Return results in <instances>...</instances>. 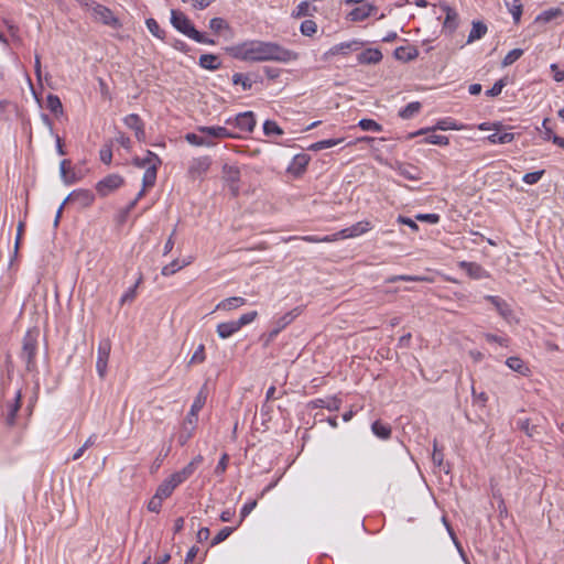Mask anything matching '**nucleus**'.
<instances>
[{"label":"nucleus","mask_w":564,"mask_h":564,"mask_svg":"<svg viewBox=\"0 0 564 564\" xmlns=\"http://www.w3.org/2000/svg\"><path fill=\"white\" fill-rule=\"evenodd\" d=\"M523 54V51L521 48H514L510 51L503 58L502 65L509 66L513 64L516 61H518Z\"/></svg>","instance_id":"54"},{"label":"nucleus","mask_w":564,"mask_h":564,"mask_svg":"<svg viewBox=\"0 0 564 564\" xmlns=\"http://www.w3.org/2000/svg\"><path fill=\"white\" fill-rule=\"evenodd\" d=\"M506 365L513 371H517L521 375H527L529 372V368L527 365L518 357H509L506 361Z\"/></svg>","instance_id":"41"},{"label":"nucleus","mask_w":564,"mask_h":564,"mask_svg":"<svg viewBox=\"0 0 564 564\" xmlns=\"http://www.w3.org/2000/svg\"><path fill=\"white\" fill-rule=\"evenodd\" d=\"M487 33V26L480 21L473 22L471 30L469 32L467 43H471L476 40L481 39Z\"/></svg>","instance_id":"36"},{"label":"nucleus","mask_w":564,"mask_h":564,"mask_svg":"<svg viewBox=\"0 0 564 564\" xmlns=\"http://www.w3.org/2000/svg\"><path fill=\"white\" fill-rule=\"evenodd\" d=\"M258 316V313L256 311L248 312L246 314H242L239 319L236 321L237 325L241 329V327L252 323Z\"/></svg>","instance_id":"59"},{"label":"nucleus","mask_w":564,"mask_h":564,"mask_svg":"<svg viewBox=\"0 0 564 564\" xmlns=\"http://www.w3.org/2000/svg\"><path fill=\"white\" fill-rule=\"evenodd\" d=\"M178 485L180 482L176 481L173 475H171L158 487L156 494L163 499H166L173 494Z\"/></svg>","instance_id":"29"},{"label":"nucleus","mask_w":564,"mask_h":564,"mask_svg":"<svg viewBox=\"0 0 564 564\" xmlns=\"http://www.w3.org/2000/svg\"><path fill=\"white\" fill-rule=\"evenodd\" d=\"M372 229V224L369 220L359 221L350 227L344 228L333 235H327L324 237L318 236H302V237H291L290 239H300L310 243L317 242H334L339 239H348L359 237Z\"/></svg>","instance_id":"2"},{"label":"nucleus","mask_w":564,"mask_h":564,"mask_svg":"<svg viewBox=\"0 0 564 564\" xmlns=\"http://www.w3.org/2000/svg\"><path fill=\"white\" fill-rule=\"evenodd\" d=\"M203 460H204L203 456L197 455L184 468H182L181 470H178L172 475L174 476L176 481H178L181 485L182 482H184L186 479H188L194 474V471L203 463Z\"/></svg>","instance_id":"16"},{"label":"nucleus","mask_w":564,"mask_h":564,"mask_svg":"<svg viewBox=\"0 0 564 564\" xmlns=\"http://www.w3.org/2000/svg\"><path fill=\"white\" fill-rule=\"evenodd\" d=\"M210 165H212V160L207 155L194 158L191 161L189 166H188V175L192 178L199 177V176L204 175L205 173H207Z\"/></svg>","instance_id":"10"},{"label":"nucleus","mask_w":564,"mask_h":564,"mask_svg":"<svg viewBox=\"0 0 564 564\" xmlns=\"http://www.w3.org/2000/svg\"><path fill=\"white\" fill-rule=\"evenodd\" d=\"M209 28L214 32L218 33L223 29H228V24H227V22L223 18H213L209 21Z\"/></svg>","instance_id":"60"},{"label":"nucleus","mask_w":564,"mask_h":564,"mask_svg":"<svg viewBox=\"0 0 564 564\" xmlns=\"http://www.w3.org/2000/svg\"><path fill=\"white\" fill-rule=\"evenodd\" d=\"M394 57L401 62H410L419 56V50L415 46H399L394 50Z\"/></svg>","instance_id":"25"},{"label":"nucleus","mask_w":564,"mask_h":564,"mask_svg":"<svg viewBox=\"0 0 564 564\" xmlns=\"http://www.w3.org/2000/svg\"><path fill=\"white\" fill-rule=\"evenodd\" d=\"M205 346L200 344L189 359L188 365L202 364L205 361Z\"/></svg>","instance_id":"56"},{"label":"nucleus","mask_w":564,"mask_h":564,"mask_svg":"<svg viewBox=\"0 0 564 564\" xmlns=\"http://www.w3.org/2000/svg\"><path fill=\"white\" fill-rule=\"evenodd\" d=\"M301 33L305 36H313L317 32V24L313 20H304L300 26Z\"/></svg>","instance_id":"49"},{"label":"nucleus","mask_w":564,"mask_h":564,"mask_svg":"<svg viewBox=\"0 0 564 564\" xmlns=\"http://www.w3.org/2000/svg\"><path fill=\"white\" fill-rule=\"evenodd\" d=\"M145 24H147L148 30L151 32V34L153 36H155L160 40H164L165 32H164V30L161 29V26L159 25L156 20H154L153 18H149V19H147Z\"/></svg>","instance_id":"46"},{"label":"nucleus","mask_w":564,"mask_h":564,"mask_svg":"<svg viewBox=\"0 0 564 564\" xmlns=\"http://www.w3.org/2000/svg\"><path fill=\"white\" fill-rule=\"evenodd\" d=\"M163 500L164 499L155 492V495L150 499L148 503V510L151 512H159L161 510Z\"/></svg>","instance_id":"61"},{"label":"nucleus","mask_w":564,"mask_h":564,"mask_svg":"<svg viewBox=\"0 0 564 564\" xmlns=\"http://www.w3.org/2000/svg\"><path fill=\"white\" fill-rule=\"evenodd\" d=\"M35 351H36V341L32 337L26 336L23 340L21 357L26 362L28 370H32L35 366V362H34Z\"/></svg>","instance_id":"12"},{"label":"nucleus","mask_w":564,"mask_h":564,"mask_svg":"<svg viewBox=\"0 0 564 564\" xmlns=\"http://www.w3.org/2000/svg\"><path fill=\"white\" fill-rule=\"evenodd\" d=\"M246 304V299L240 296L228 297L219 302L216 310L231 311Z\"/></svg>","instance_id":"31"},{"label":"nucleus","mask_w":564,"mask_h":564,"mask_svg":"<svg viewBox=\"0 0 564 564\" xmlns=\"http://www.w3.org/2000/svg\"><path fill=\"white\" fill-rule=\"evenodd\" d=\"M484 338L488 343H497L500 346H507L508 345V339L506 337L497 336V335H494V334H490V333L484 334Z\"/></svg>","instance_id":"62"},{"label":"nucleus","mask_w":564,"mask_h":564,"mask_svg":"<svg viewBox=\"0 0 564 564\" xmlns=\"http://www.w3.org/2000/svg\"><path fill=\"white\" fill-rule=\"evenodd\" d=\"M221 63L217 55L203 54L199 57V66L208 70H216L220 67Z\"/></svg>","instance_id":"33"},{"label":"nucleus","mask_w":564,"mask_h":564,"mask_svg":"<svg viewBox=\"0 0 564 564\" xmlns=\"http://www.w3.org/2000/svg\"><path fill=\"white\" fill-rule=\"evenodd\" d=\"M203 460H204L203 456L197 455L184 468H182L181 470H178L172 475L174 476L176 481H178L181 485L182 482H184L186 479H188L194 474V471L203 463Z\"/></svg>","instance_id":"14"},{"label":"nucleus","mask_w":564,"mask_h":564,"mask_svg":"<svg viewBox=\"0 0 564 564\" xmlns=\"http://www.w3.org/2000/svg\"><path fill=\"white\" fill-rule=\"evenodd\" d=\"M95 202V195L90 189L78 188L68 194L64 199L63 205L66 203L77 204L80 208H87Z\"/></svg>","instance_id":"6"},{"label":"nucleus","mask_w":564,"mask_h":564,"mask_svg":"<svg viewBox=\"0 0 564 564\" xmlns=\"http://www.w3.org/2000/svg\"><path fill=\"white\" fill-rule=\"evenodd\" d=\"M191 263H192L191 257L188 259L183 260L182 263H180V261L177 259H175L171 263L164 265L161 270V273L164 276H170V275L176 273L177 271H180L181 269H183L184 267L189 265Z\"/></svg>","instance_id":"32"},{"label":"nucleus","mask_w":564,"mask_h":564,"mask_svg":"<svg viewBox=\"0 0 564 564\" xmlns=\"http://www.w3.org/2000/svg\"><path fill=\"white\" fill-rule=\"evenodd\" d=\"M424 142L429 144L447 145L449 143V139L442 134H431L424 139Z\"/></svg>","instance_id":"57"},{"label":"nucleus","mask_w":564,"mask_h":564,"mask_svg":"<svg viewBox=\"0 0 564 564\" xmlns=\"http://www.w3.org/2000/svg\"><path fill=\"white\" fill-rule=\"evenodd\" d=\"M185 140L192 144V145H195V147H203V143H205L203 141V137L196 134V133H186L185 134Z\"/></svg>","instance_id":"64"},{"label":"nucleus","mask_w":564,"mask_h":564,"mask_svg":"<svg viewBox=\"0 0 564 564\" xmlns=\"http://www.w3.org/2000/svg\"><path fill=\"white\" fill-rule=\"evenodd\" d=\"M207 395L206 393L200 390L198 394L196 395L189 412L187 413V423L189 425H197L198 421V412L203 409V406L206 403Z\"/></svg>","instance_id":"17"},{"label":"nucleus","mask_w":564,"mask_h":564,"mask_svg":"<svg viewBox=\"0 0 564 564\" xmlns=\"http://www.w3.org/2000/svg\"><path fill=\"white\" fill-rule=\"evenodd\" d=\"M505 87V82L502 79L496 82L494 86L486 91L487 96L496 97L501 94L502 88Z\"/></svg>","instance_id":"63"},{"label":"nucleus","mask_w":564,"mask_h":564,"mask_svg":"<svg viewBox=\"0 0 564 564\" xmlns=\"http://www.w3.org/2000/svg\"><path fill=\"white\" fill-rule=\"evenodd\" d=\"M360 46H361V43H359L357 41L347 42V43H340V44H337L334 47H332L329 53L333 54V55H335V54H346L348 51L359 50Z\"/></svg>","instance_id":"37"},{"label":"nucleus","mask_w":564,"mask_h":564,"mask_svg":"<svg viewBox=\"0 0 564 564\" xmlns=\"http://www.w3.org/2000/svg\"><path fill=\"white\" fill-rule=\"evenodd\" d=\"M358 127H360L364 131H373V132H381L382 126L375 121L373 119H361L358 122Z\"/></svg>","instance_id":"47"},{"label":"nucleus","mask_w":564,"mask_h":564,"mask_svg":"<svg viewBox=\"0 0 564 564\" xmlns=\"http://www.w3.org/2000/svg\"><path fill=\"white\" fill-rule=\"evenodd\" d=\"M544 173H545L544 170L527 173L523 175L522 181L525 184H530V185L536 184L542 178Z\"/></svg>","instance_id":"55"},{"label":"nucleus","mask_w":564,"mask_h":564,"mask_svg":"<svg viewBox=\"0 0 564 564\" xmlns=\"http://www.w3.org/2000/svg\"><path fill=\"white\" fill-rule=\"evenodd\" d=\"M263 132H264L265 135H271V134L282 135L283 134V130L273 120L264 121V123H263Z\"/></svg>","instance_id":"50"},{"label":"nucleus","mask_w":564,"mask_h":564,"mask_svg":"<svg viewBox=\"0 0 564 564\" xmlns=\"http://www.w3.org/2000/svg\"><path fill=\"white\" fill-rule=\"evenodd\" d=\"M341 401L337 398H327V399H316L310 402V406L312 409H323L326 408L329 411H338L340 408Z\"/></svg>","instance_id":"28"},{"label":"nucleus","mask_w":564,"mask_h":564,"mask_svg":"<svg viewBox=\"0 0 564 564\" xmlns=\"http://www.w3.org/2000/svg\"><path fill=\"white\" fill-rule=\"evenodd\" d=\"M93 13L96 20L100 21L106 25H116L118 20L115 18L112 11L105 6L97 4L93 9Z\"/></svg>","instance_id":"20"},{"label":"nucleus","mask_w":564,"mask_h":564,"mask_svg":"<svg viewBox=\"0 0 564 564\" xmlns=\"http://www.w3.org/2000/svg\"><path fill=\"white\" fill-rule=\"evenodd\" d=\"M485 300L489 301L496 307L497 312L502 318L510 321L512 317V310L505 300L494 295H486Z\"/></svg>","instance_id":"21"},{"label":"nucleus","mask_w":564,"mask_h":564,"mask_svg":"<svg viewBox=\"0 0 564 564\" xmlns=\"http://www.w3.org/2000/svg\"><path fill=\"white\" fill-rule=\"evenodd\" d=\"M124 124L134 131V135L139 141L145 140V130L142 119L137 113H130L123 118Z\"/></svg>","instance_id":"13"},{"label":"nucleus","mask_w":564,"mask_h":564,"mask_svg":"<svg viewBox=\"0 0 564 564\" xmlns=\"http://www.w3.org/2000/svg\"><path fill=\"white\" fill-rule=\"evenodd\" d=\"M142 282V275L139 276V279L137 280L135 284L130 288L120 299V304H124L127 302H132L134 301L135 296H137V288L140 285V283Z\"/></svg>","instance_id":"51"},{"label":"nucleus","mask_w":564,"mask_h":564,"mask_svg":"<svg viewBox=\"0 0 564 564\" xmlns=\"http://www.w3.org/2000/svg\"><path fill=\"white\" fill-rule=\"evenodd\" d=\"M59 173L61 178L65 185L75 184L80 180V177L76 174V172L70 169V162L68 160H63L59 164Z\"/></svg>","instance_id":"23"},{"label":"nucleus","mask_w":564,"mask_h":564,"mask_svg":"<svg viewBox=\"0 0 564 564\" xmlns=\"http://www.w3.org/2000/svg\"><path fill=\"white\" fill-rule=\"evenodd\" d=\"M217 334L220 338L227 339L240 330L236 321L225 322L217 325Z\"/></svg>","instance_id":"30"},{"label":"nucleus","mask_w":564,"mask_h":564,"mask_svg":"<svg viewBox=\"0 0 564 564\" xmlns=\"http://www.w3.org/2000/svg\"><path fill=\"white\" fill-rule=\"evenodd\" d=\"M110 349L111 343L109 339H104L98 345L96 368L100 378H104L106 376Z\"/></svg>","instance_id":"8"},{"label":"nucleus","mask_w":564,"mask_h":564,"mask_svg":"<svg viewBox=\"0 0 564 564\" xmlns=\"http://www.w3.org/2000/svg\"><path fill=\"white\" fill-rule=\"evenodd\" d=\"M203 460H204L203 456L197 455L184 468H182L181 470H178L172 475L174 476L176 481H178L181 485L182 482H184L186 479H188L194 474V471L203 463Z\"/></svg>","instance_id":"15"},{"label":"nucleus","mask_w":564,"mask_h":564,"mask_svg":"<svg viewBox=\"0 0 564 564\" xmlns=\"http://www.w3.org/2000/svg\"><path fill=\"white\" fill-rule=\"evenodd\" d=\"M312 6L308 1H302L295 10L293 11L292 15L294 18H301V17H307L311 14Z\"/></svg>","instance_id":"52"},{"label":"nucleus","mask_w":564,"mask_h":564,"mask_svg":"<svg viewBox=\"0 0 564 564\" xmlns=\"http://www.w3.org/2000/svg\"><path fill=\"white\" fill-rule=\"evenodd\" d=\"M46 107L55 115L63 113V106L58 96L50 94L46 98Z\"/></svg>","instance_id":"45"},{"label":"nucleus","mask_w":564,"mask_h":564,"mask_svg":"<svg viewBox=\"0 0 564 564\" xmlns=\"http://www.w3.org/2000/svg\"><path fill=\"white\" fill-rule=\"evenodd\" d=\"M227 126H235L241 131L251 132L256 127V117L252 111L240 112L236 117L225 120Z\"/></svg>","instance_id":"4"},{"label":"nucleus","mask_w":564,"mask_h":564,"mask_svg":"<svg viewBox=\"0 0 564 564\" xmlns=\"http://www.w3.org/2000/svg\"><path fill=\"white\" fill-rule=\"evenodd\" d=\"M487 140L491 144H506V143H510L514 140V133H512V132H505V133L495 132V133L488 135Z\"/></svg>","instance_id":"38"},{"label":"nucleus","mask_w":564,"mask_h":564,"mask_svg":"<svg viewBox=\"0 0 564 564\" xmlns=\"http://www.w3.org/2000/svg\"><path fill=\"white\" fill-rule=\"evenodd\" d=\"M382 53L378 48H367L357 55L359 64L372 65L382 61Z\"/></svg>","instance_id":"22"},{"label":"nucleus","mask_w":564,"mask_h":564,"mask_svg":"<svg viewBox=\"0 0 564 564\" xmlns=\"http://www.w3.org/2000/svg\"><path fill=\"white\" fill-rule=\"evenodd\" d=\"M123 184V178L118 174H110L96 184L97 193L105 197Z\"/></svg>","instance_id":"7"},{"label":"nucleus","mask_w":564,"mask_h":564,"mask_svg":"<svg viewBox=\"0 0 564 564\" xmlns=\"http://www.w3.org/2000/svg\"><path fill=\"white\" fill-rule=\"evenodd\" d=\"M224 180L228 183L229 189L234 196L239 194L240 170L236 165L224 164L223 166Z\"/></svg>","instance_id":"9"},{"label":"nucleus","mask_w":564,"mask_h":564,"mask_svg":"<svg viewBox=\"0 0 564 564\" xmlns=\"http://www.w3.org/2000/svg\"><path fill=\"white\" fill-rule=\"evenodd\" d=\"M420 109H421V104L419 101H413V102L408 104L404 108H402L399 111V116L402 119H410V118L414 117L416 113H419Z\"/></svg>","instance_id":"43"},{"label":"nucleus","mask_w":564,"mask_h":564,"mask_svg":"<svg viewBox=\"0 0 564 564\" xmlns=\"http://www.w3.org/2000/svg\"><path fill=\"white\" fill-rule=\"evenodd\" d=\"M229 54L243 62H280L296 61L299 54L275 42L249 40L228 48Z\"/></svg>","instance_id":"1"},{"label":"nucleus","mask_w":564,"mask_h":564,"mask_svg":"<svg viewBox=\"0 0 564 564\" xmlns=\"http://www.w3.org/2000/svg\"><path fill=\"white\" fill-rule=\"evenodd\" d=\"M301 314V308L295 307L275 321V326L282 330Z\"/></svg>","instance_id":"35"},{"label":"nucleus","mask_w":564,"mask_h":564,"mask_svg":"<svg viewBox=\"0 0 564 564\" xmlns=\"http://www.w3.org/2000/svg\"><path fill=\"white\" fill-rule=\"evenodd\" d=\"M197 130L200 133L208 135L213 139L237 138V134L232 133L227 128L219 127V126H215V127L199 126V127H197Z\"/></svg>","instance_id":"19"},{"label":"nucleus","mask_w":564,"mask_h":564,"mask_svg":"<svg viewBox=\"0 0 564 564\" xmlns=\"http://www.w3.org/2000/svg\"><path fill=\"white\" fill-rule=\"evenodd\" d=\"M441 9L445 12V20L443 22V32L452 34L456 31L459 22L458 13L455 9L446 3H442Z\"/></svg>","instance_id":"11"},{"label":"nucleus","mask_w":564,"mask_h":564,"mask_svg":"<svg viewBox=\"0 0 564 564\" xmlns=\"http://www.w3.org/2000/svg\"><path fill=\"white\" fill-rule=\"evenodd\" d=\"M398 173L406 180L419 181L421 178L419 170L411 164H400Z\"/></svg>","instance_id":"34"},{"label":"nucleus","mask_w":564,"mask_h":564,"mask_svg":"<svg viewBox=\"0 0 564 564\" xmlns=\"http://www.w3.org/2000/svg\"><path fill=\"white\" fill-rule=\"evenodd\" d=\"M195 429H196V425H193V427H192V425H189L187 423V417H186L183 423L180 435H178V443L182 446L185 445L189 441V438L193 436Z\"/></svg>","instance_id":"44"},{"label":"nucleus","mask_w":564,"mask_h":564,"mask_svg":"<svg viewBox=\"0 0 564 564\" xmlns=\"http://www.w3.org/2000/svg\"><path fill=\"white\" fill-rule=\"evenodd\" d=\"M375 11H377V7L373 4H364L355 8L350 11L349 18L351 21H364L368 17H370Z\"/></svg>","instance_id":"27"},{"label":"nucleus","mask_w":564,"mask_h":564,"mask_svg":"<svg viewBox=\"0 0 564 564\" xmlns=\"http://www.w3.org/2000/svg\"><path fill=\"white\" fill-rule=\"evenodd\" d=\"M373 434L382 440H388L391 436V427L380 421H375L371 425Z\"/></svg>","instance_id":"39"},{"label":"nucleus","mask_w":564,"mask_h":564,"mask_svg":"<svg viewBox=\"0 0 564 564\" xmlns=\"http://www.w3.org/2000/svg\"><path fill=\"white\" fill-rule=\"evenodd\" d=\"M171 23L178 32L188 37H191L193 34H196V29L192 21L182 11H171Z\"/></svg>","instance_id":"5"},{"label":"nucleus","mask_w":564,"mask_h":564,"mask_svg":"<svg viewBox=\"0 0 564 564\" xmlns=\"http://www.w3.org/2000/svg\"><path fill=\"white\" fill-rule=\"evenodd\" d=\"M232 83L235 85H241L243 90H250L252 88L251 79L242 73H235L232 75Z\"/></svg>","instance_id":"48"},{"label":"nucleus","mask_w":564,"mask_h":564,"mask_svg":"<svg viewBox=\"0 0 564 564\" xmlns=\"http://www.w3.org/2000/svg\"><path fill=\"white\" fill-rule=\"evenodd\" d=\"M505 4L512 14L514 23H519L522 14V4L520 0H505Z\"/></svg>","instance_id":"40"},{"label":"nucleus","mask_w":564,"mask_h":564,"mask_svg":"<svg viewBox=\"0 0 564 564\" xmlns=\"http://www.w3.org/2000/svg\"><path fill=\"white\" fill-rule=\"evenodd\" d=\"M310 156L307 154H297L293 158L290 166L289 172L293 173L294 175H301L308 165Z\"/></svg>","instance_id":"26"},{"label":"nucleus","mask_w":564,"mask_h":564,"mask_svg":"<svg viewBox=\"0 0 564 564\" xmlns=\"http://www.w3.org/2000/svg\"><path fill=\"white\" fill-rule=\"evenodd\" d=\"M100 161L107 165L111 163L112 160V149L111 144H105L99 151Z\"/></svg>","instance_id":"58"},{"label":"nucleus","mask_w":564,"mask_h":564,"mask_svg":"<svg viewBox=\"0 0 564 564\" xmlns=\"http://www.w3.org/2000/svg\"><path fill=\"white\" fill-rule=\"evenodd\" d=\"M343 142H344V138L321 140V141L313 143L308 149L311 151H319L323 149H328V148L338 145Z\"/></svg>","instance_id":"42"},{"label":"nucleus","mask_w":564,"mask_h":564,"mask_svg":"<svg viewBox=\"0 0 564 564\" xmlns=\"http://www.w3.org/2000/svg\"><path fill=\"white\" fill-rule=\"evenodd\" d=\"M463 126L457 124V122L451 118L438 120L437 123L431 129V130H462ZM430 129H421L414 133H412L410 137H415L425 133Z\"/></svg>","instance_id":"24"},{"label":"nucleus","mask_w":564,"mask_h":564,"mask_svg":"<svg viewBox=\"0 0 564 564\" xmlns=\"http://www.w3.org/2000/svg\"><path fill=\"white\" fill-rule=\"evenodd\" d=\"M234 531V528L225 527L223 528L212 540L210 545L215 546L223 541H225Z\"/></svg>","instance_id":"53"},{"label":"nucleus","mask_w":564,"mask_h":564,"mask_svg":"<svg viewBox=\"0 0 564 564\" xmlns=\"http://www.w3.org/2000/svg\"><path fill=\"white\" fill-rule=\"evenodd\" d=\"M21 391L18 390L14 394L12 402H9L6 406L4 417L8 426H13L15 424V416L21 408Z\"/></svg>","instance_id":"18"},{"label":"nucleus","mask_w":564,"mask_h":564,"mask_svg":"<svg viewBox=\"0 0 564 564\" xmlns=\"http://www.w3.org/2000/svg\"><path fill=\"white\" fill-rule=\"evenodd\" d=\"M145 162L149 163L147 171L143 174V181L145 186H154L156 182L158 170L162 164V160L154 152L148 150L145 152Z\"/></svg>","instance_id":"3"}]
</instances>
